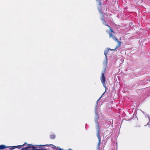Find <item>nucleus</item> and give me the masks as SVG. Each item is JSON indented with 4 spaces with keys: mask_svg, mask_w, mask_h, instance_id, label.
<instances>
[{
    "mask_svg": "<svg viewBox=\"0 0 150 150\" xmlns=\"http://www.w3.org/2000/svg\"><path fill=\"white\" fill-rule=\"evenodd\" d=\"M43 150V148H42V149H39V150Z\"/></svg>",
    "mask_w": 150,
    "mask_h": 150,
    "instance_id": "nucleus-18",
    "label": "nucleus"
},
{
    "mask_svg": "<svg viewBox=\"0 0 150 150\" xmlns=\"http://www.w3.org/2000/svg\"><path fill=\"white\" fill-rule=\"evenodd\" d=\"M100 13L102 16L100 18L101 20V21H103L104 20V16L103 15V13L100 11Z\"/></svg>",
    "mask_w": 150,
    "mask_h": 150,
    "instance_id": "nucleus-8",
    "label": "nucleus"
},
{
    "mask_svg": "<svg viewBox=\"0 0 150 150\" xmlns=\"http://www.w3.org/2000/svg\"><path fill=\"white\" fill-rule=\"evenodd\" d=\"M105 73V70L102 71L101 74V77L100 78L101 81L102 83L103 86L106 88L105 85V79L104 76V74Z\"/></svg>",
    "mask_w": 150,
    "mask_h": 150,
    "instance_id": "nucleus-3",
    "label": "nucleus"
},
{
    "mask_svg": "<svg viewBox=\"0 0 150 150\" xmlns=\"http://www.w3.org/2000/svg\"><path fill=\"white\" fill-rule=\"evenodd\" d=\"M6 148L10 147V148L9 149H10L12 150L13 149L16 148V146H6Z\"/></svg>",
    "mask_w": 150,
    "mask_h": 150,
    "instance_id": "nucleus-10",
    "label": "nucleus"
},
{
    "mask_svg": "<svg viewBox=\"0 0 150 150\" xmlns=\"http://www.w3.org/2000/svg\"><path fill=\"white\" fill-rule=\"evenodd\" d=\"M6 146L4 145H0V150L6 148Z\"/></svg>",
    "mask_w": 150,
    "mask_h": 150,
    "instance_id": "nucleus-12",
    "label": "nucleus"
},
{
    "mask_svg": "<svg viewBox=\"0 0 150 150\" xmlns=\"http://www.w3.org/2000/svg\"><path fill=\"white\" fill-rule=\"evenodd\" d=\"M96 107H97V105L96 106ZM96 108V109L95 110V113L96 114V117H95L96 119H95V121L96 122H97V119H98V118L99 117H98V115H97V111Z\"/></svg>",
    "mask_w": 150,
    "mask_h": 150,
    "instance_id": "nucleus-7",
    "label": "nucleus"
},
{
    "mask_svg": "<svg viewBox=\"0 0 150 150\" xmlns=\"http://www.w3.org/2000/svg\"><path fill=\"white\" fill-rule=\"evenodd\" d=\"M26 144L25 143L22 145H18V146H16V148H17L18 149L20 148L22 146H25V145Z\"/></svg>",
    "mask_w": 150,
    "mask_h": 150,
    "instance_id": "nucleus-9",
    "label": "nucleus"
},
{
    "mask_svg": "<svg viewBox=\"0 0 150 150\" xmlns=\"http://www.w3.org/2000/svg\"><path fill=\"white\" fill-rule=\"evenodd\" d=\"M50 145H52V146H53V147H52L53 148H55V149H57V148H59V149L60 150H62V149H60V148H58V147H56L55 146H54V145H53L51 144Z\"/></svg>",
    "mask_w": 150,
    "mask_h": 150,
    "instance_id": "nucleus-13",
    "label": "nucleus"
},
{
    "mask_svg": "<svg viewBox=\"0 0 150 150\" xmlns=\"http://www.w3.org/2000/svg\"><path fill=\"white\" fill-rule=\"evenodd\" d=\"M98 124L97 123V125L96 126V128L97 130V136L99 139L98 142V150H99L100 145L101 142V139L100 137V129Z\"/></svg>",
    "mask_w": 150,
    "mask_h": 150,
    "instance_id": "nucleus-1",
    "label": "nucleus"
},
{
    "mask_svg": "<svg viewBox=\"0 0 150 150\" xmlns=\"http://www.w3.org/2000/svg\"><path fill=\"white\" fill-rule=\"evenodd\" d=\"M102 22L103 23L104 25L107 26L109 28L110 32L109 33L110 35V38H113V37H114V36L112 35V33H114V32L112 30L111 27L109 25L107 24V23L106 22V21H105V20H104L103 21H102Z\"/></svg>",
    "mask_w": 150,
    "mask_h": 150,
    "instance_id": "nucleus-2",
    "label": "nucleus"
},
{
    "mask_svg": "<svg viewBox=\"0 0 150 150\" xmlns=\"http://www.w3.org/2000/svg\"><path fill=\"white\" fill-rule=\"evenodd\" d=\"M55 136L54 135L52 134L50 136V138L51 139H54L55 138Z\"/></svg>",
    "mask_w": 150,
    "mask_h": 150,
    "instance_id": "nucleus-14",
    "label": "nucleus"
},
{
    "mask_svg": "<svg viewBox=\"0 0 150 150\" xmlns=\"http://www.w3.org/2000/svg\"><path fill=\"white\" fill-rule=\"evenodd\" d=\"M47 145H31V148L33 149V150H38L39 149H38V146H47Z\"/></svg>",
    "mask_w": 150,
    "mask_h": 150,
    "instance_id": "nucleus-5",
    "label": "nucleus"
},
{
    "mask_svg": "<svg viewBox=\"0 0 150 150\" xmlns=\"http://www.w3.org/2000/svg\"><path fill=\"white\" fill-rule=\"evenodd\" d=\"M107 63V58H106V59L103 62V65L104 66V67L106 66Z\"/></svg>",
    "mask_w": 150,
    "mask_h": 150,
    "instance_id": "nucleus-11",
    "label": "nucleus"
},
{
    "mask_svg": "<svg viewBox=\"0 0 150 150\" xmlns=\"http://www.w3.org/2000/svg\"><path fill=\"white\" fill-rule=\"evenodd\" d=\"M26 145H27V146H26L25 148H22L21 150H31V149L30 148H31V147L30 146L32 145H29L28 144H26L25 146Z\"/></svg>",
    "mask_w": 150,
    "mask_h": 150,
    "instance_id": "nucleus-6",
    "label": "nucleus"
},
{
    "mask_svg": "<svg viewBox=\"0 0 150 150\" xmlns=\"http://www.w3.org/2000/svg\"><path fill=\"white\" fill-rule=\"evenodd\" d=\"M101 97H102V96H101V97L99 98V99H98V100L97 101V102H98V101L100 99V98H101Z\"/></svg>",
    "mask_w": 150,
    "mask_h": 150,
    "instance_id": "nucleus-17",
    "label": "nucleus"
},
{
    "mask_svg": "<svg viewBox=\"0 0 150 150\" xmlns=\"http://www.w3.org/2000/svg\"><path fill=\"white\" fill-rule=\"evenodd\" d=\"M108 50H106L104 52V54L105 55V58H107L106 54L108 53Z\"/></svg>",
    "mask_w": 150,
    "mask_h": 150,
    "instance_id": "nucleus-15",
    "label": "nucleus"
},
{
    "mask_svg": "<svg viewBox=\"0 0 150 150\" xmlns=\"http://www.w3.org/2000/svg\"><path fill=\"white\" fill-rule=\"evenodd\" d=\"M113 40L118 44V45L116 46V48L115 49H112V50H115L117 48L120 46L121 42L120 41L121 40L120 38L119 40L117 39V38H113ZM108 50H112V49H109Z\"/></svg>",
    "mask_w": 150,
    "mask_h": 150,
    "instance_id": "nucleus-4",
    "label": "nucleus"
},
{
    "mask_svg": "<svg viewBox=\"0 0 150 150\" xmlns=\"http://www.w3.org/2000/svg\"><path fill=\"white\" fill-rule=\"evenodd\" d=\"M99 0V5H100V6H101V2H100V0Z\"/></svg>",
    "mask_w": 150,
    "mask_h": 150,
    "instance_id": "nucleus-16",
    "label": "nucleus"
}]
</instances>
